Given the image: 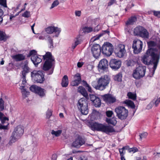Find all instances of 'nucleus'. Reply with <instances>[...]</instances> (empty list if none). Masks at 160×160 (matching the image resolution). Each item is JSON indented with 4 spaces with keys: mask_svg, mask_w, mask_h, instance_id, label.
Segmentation results:
<instances>
[{
    "mask_svg": "<svg viewBox=\"0 0 160 160\" xmlns=\"http://www.w3.org/2000/svg\"><path fill=\"white\" fill-rule=\"evenodd\" d=\"M160 58V55L147 51L145 55L142 59V62L146 65H152L153 73L156 69Z\"/></svg>",
    "mask_w": 160,
    "mask_h": 160,
    "instance_id": "f257e3e1",
    "label": "nucleus"
},
{
    "mask_svg": "<svg viewBox=\"0 0 160 160\" xmlns=\"http://www.w3.org/2000/svg\"><path fill=\"white\" fill-rule=\"evenodd\" d=\"M43 58L46 61L43 64V69L47 71L50 70L48 73L50 75L52 73L54 68L55 60L50 52H48L43 56Z\"/></svg>",
    "mask_w": 160,
    "mask_h": 160,
    "instance_id": "f03ea898",
    "label": "nucleus"
},
{
    "mask_svg": "<svg viewBox=\"0 0 160 160\" xmlns=\"http://www.w3.org/2000/svg\"><path fill=\"white\" fill-rule=\"evenodd\" d=\"M91 126L93 130L101 131L107 134L115 132V130L112 127L97 122L91 123Z\"/></svg>",
    "mask_w": 160,
    "mask_h": 160,
    "instance_id": "7ed1b4c3",
    "label": "nucleus"
},
{
    "mask_svg": "<svg viewBox=\"0 0 160 160\" xmlns=\"http://www.w3.org/2000/svg\"><path fill=\"white\" fill-rule=\"evenodd\" d=\"M147 43L148 48L147 50L148 52H152L160 55V39L158 37L153 38V40L148 42Z\"/></svg>",
    "mask_w": 160,
    "mask_h": 160,
    "instance_id": "20e7f679",
    "label": "nucleus"
},
{
    "mask_svg": "<svg viewBox=\"0 0 160 160\" xmlns=\"http://www.w3.org/2000/svg\"><path fill=\"white\" fill-rule=\"evenodd\" d=\"M110 78L107 75L102 76L97 80V84L93 85L96 89L102 91L108 87L110 82Z\"/></svg>",
    "mask_w": 160,
    "mask_h": 160,
    "instance_id": "39448f33",
    "label": "nucleus"
},
{
    "mask_svg": "<svg viewBox=\"0 0 160 160\" xmlns=\"http://www.w3.org/2000/svg\"><path fill=\"white\" fill-rule=\"evenodd\" d=\"M24 133L23 127L18 126L16 127L12 134L10 142H14L20 138Z\"/></svg>",
    "mask_w": 160,
    "mask_h": 160,
    "instance_id": "423d86ee",
    "label": "nucleus"
},
{
    "mask_svg": "<svg viewBox=\"0 0 160 160\" xmlns=\"http://www.w3.org/2000/svg\"><path fill=\"white\" fill-rule=\"evenodd\" d=\"M87 99L82 98L80 99L77 103L78 108L83 115H87L88 113V102Z\"/></svg>",
    "mask_w": 160,
    "mask_h": 160,
    "instance_id": "0eeeda50",
    "label": "nucleus"
},
{
    "mask_svg": "<svg viewBox=\"0 0 160 160\" xmlns=\"http://www.w3.org/2000/svg\"><path fill=\"white\" fill-rule=\"evenodd\" d=\"M114 50V48L112 44L106 42L104 43L102 47V52L105 56L111 55Z\"/></svg>",
    "mask_w": 160,
    "mask_h": 160,
    "instance_id": "6e6552de",
    "label": "nucleus"
},
{
    "mask_svg": "<svg viewBox=\"0 0 160 160\" xmlns=\"http://www.w3.org/2000/svg\"><path fill=\"white\" fill-rule=\"evenodd\" d=\"M115 111L117 116L121 120L126 119L128 116V111L123 107H118L115 108Z\"/></svg>",
    "mask_w": 160,
    "mask_h": 160,
    "instance_id": "1a4fd4ad",
    "label": "nucleus"
},
{
    "mask_svg": "<svg viewBox=\"0 0 160 160\" xmlns=\"http://www.w3.org/2000/svg\"><path fill=\"white\" fill-rule=\"evenodd\" d=\"M146 67L145 66L141 65L138 67L134 71L132 76L136 79H139L144 76Z\"/></svg>",
    "mask_w": 160,
    "mask_h": 160,
    "instance_id": "9d476101",
    "label": "nucleus"
},
{
    "mask_svg": "<svg viewBox=\"0 0 160 160\" xmlns=\"http://www.w3.org/2000/svg\"><path fill=\"white\" fill-rule=\"evenodd\" d=\"M31 77L38 83H42L45 80L42 71H33L31 73Z\"/></svg>",
    "mask_w": 160,
    "mask_h": 160,
    "instance_id": "9b49d317",
    "label": "nucleus"
},
{
    "mask_svg": "<svg viewBox=\"0 0 160 160\" xmlns=\"http://www.w3.org/2000/svg\"><path fill=\"white\" fill-rule=\"evenodd\" d=\"M143 44V42L139 39L134 40L132 47L133 53L135 54L140 53L142 50Z\"/></svg>",
    "mask_w": 160,
    "mask_h": 160,
    "instance_id": "f8f14e48",
    "label": "nucleus"
},
{
    "mask_svg": "<svg viewBox=\"0 0 160 160\" xmlns=\"http://www.w3.org/2000/svg\"><path fill=\"white\" fill-rule=\"evenodd\" d=\"M30 90L32 92L37 94L41 97L45 96V90L36 85H32L30 87Z\"/></svg>",
    "mask_w": 160,
    "mask_h": 160,
    "instance_id": "ddd939ff",
    "label": "nucleus"
},
{
    "mask_svg": "<svg viewBox=\"0 0 160 160\" xmlns=\"http://www.w3.org/2000/svg\"><path fill=\"white\" fill-rule=\"evenodd\" d=\"M91 52L93 56L96 58L99 57L102 52V48L98 44L93 45L91 48Z\"/></svg>",
    "mask_w": 160,
    "mask_h": 160,
    "instance_id": "4468645a",
    "label": "nucleus"
},
{
    "mask_svg": "<svg viewBox=\"0 0 160 160\" xmlns=\"http://www.w3.org/2000/svg\"><path fill=\"white\" fill-rule=\"evenodd\" d=\"M85 141L81 136L78 135L77 138L72 143V146L74 147L79 148L81 146L84 144Z\"/></svg>",
    "mask_w": 160,
    "mask_h": 160,
    "instance_id": "2eb2a0df",
    "label": "nucleus"
},
{
    "mask_svg": "<svg viewBox=\"0 0 160 160\" xmlns=\"http://www.w3.org/2000/svg\"><path fill=\"white\" fill-rule=\"evenodd\" d=\"M104 101L108 104H111L116 102V97L110 94H107L102 96Z\"/></svg>",
    "mask_w": 160,
    "mask_h": 160,
    "instance_id": "dca6fc26",
    "label": "nucleus"
},
{
    "mask_svg": "<svg viewBox=\"0 0 160 160\" xmlns=\"http://www.w3.org/2000/svg\"><path fill=\"white\" fill-rule=\"evenodd\" d=\"M45 31L48 34H51L53 32H55L56 34L55 36H53V37H57L60 32L61 30L60 28L53 26L47 28L46 29Z\"/></svg>",
    "mask_w": 160,
    "mask_h": 160,
    "instance_id": "f3484780",
    "label": "nucleus"
},
{
    "mask_svg": "<svg viewBox=\"0 0 160 160\" xmlns=\"http://www.w3.org/2000/svg\"><path fill=\"white\" fill-rule=\"evenodd\" d=\"M121 62L120 61L115 59H111L109 63L110 67L115 70L119 68L121 66Z\"/></svg>",
    "mask_w": 160,
    "mask_h": 160,
    "instance_id": "a211bd4d",
    "label": "nucleus"
},
{
    "mask_svg": "<svg viewBox=\"0 0 160 160\" xmlns=\"http://www.w3.org/2000/svg\"><path fill=\"white\" fill-rule=\"evenodd\" d=\"M118 50L117 55L118 57L122 58L126 54V51L125 49V46L124 44H119Z\"/></svg>",
    "mask_w": 160,
    "mask_h": 160,
    "instance_id": "6ab92c4d",
    "label": "nucleus"
},
{
    "mask_svg": "<svg viewBox=\"0 0 160 160\" xmlns=\"http://www.w3.org/2000/svg\"><path fill=\"white\" fill-rule=\"evenodd\" d=\"M108 61L106 59H103L100 61L98 65L99 69L105 71L108 68Z\"/></svg>",
    "mask_w": 160,
    "mask_h": 160,
    "instance_id": "aec40b11",
    "label": "nucleus"
},
{
    "mask_svg": "<svg viewBox=\"0 0 160 160\" xmlns=\"http://www.w3.org/2000/svg\"><path fill=\"white\" fill-rule=\"evenodd\" d=\"M31 59L35 66H37L42 61V59L37 55L32 56L31 57Z\"/></svg>",
    "mask_w": 160,
    "mask_h": 160,
    "instance_id": "412c9836",
    "label": "nucleus"
},
{
    "mask_svg": "<svg viewBox=\"0 0 160 160\" xmlns=\"http://www.w3.org/2000/svg\"><path fill=\"white\" fill-rule=\"evenodd\" d=\"M78 91L85 97L86 99H88L89 98L88 93L85 88L82 86H79L78 88Z\"/></svg>",
    "mask_w": 160,
    "mask_h": 160,
    "instance_id": "4be33fe9",
    "label": "nucleus"
},
{
    "mask_svg": "<svg viewBox=\"0 0 160 160\" xmlns=\"http://www.w3.org/2000/svg\"><path fill=\"white\" fill-rule=\"evenodd\" d=\"M8 128L7 126H3L0 123V133L2 136H5L7 133Z\"/></svg>",
    "mask_w": 160,
    "mask_h": 160,
    "instance_id": "5701e85b",
    "label": "nucleus"
},
{
    "mask_svg": "<svg viewBox=\"0 0 160 160\" xmlns=\"http://www.w3.org/2000/svg\"><path fill=\"white\" fill-rule=\"evenodd\" d=\"M12 58L16 61H19L25 59V57L22 54H18L13 56Z\"/></svg>",
    "mask_w": 160,
    "mask_h": 160,
    "instance_id": "b1692460",
    "label": "nucleus"
},
{
    "mask_svg": "<svg viewBox=\"0 0 160 160\" xmlns=\"http://www.w3.org/2000/svg\"><path fill=\"white\" fill-rule=\"evenodd\" d=\"M68 78L67 75H65L62 78L61 85L63 87H67L68 84Z\"/></svg>",
    "mask_w": 160,
    "mask_h": 160,
    "instance_id": "393cba45",
    "label": "nucleus"
},
{
    "mask_svg": "<svg viewBox=\"0 0 160 160\" xmlns=\"http://www.w3.org/2000/svg\"><path fill=\"white\" fill-rule=\"evenodd\" d=\"M143 28V27L140 26L136 27L134 29V34L135 35L139 36Z\"/></svg>",
    "mask_w": 160,
    "mask_h": 160,
    "instance_id": "a878e982",
    "label": "nucleus"
},
{
    "mask_svg": "<svg viewBox=\"0 0 160 160\" xmlns=\"http://www.w3.org/2000/svg\"><path fill=\"white\" fill-rule=\"evenodd\" d=\"M139 36L144 38H149V33L146 29L144 28Z\"/></svg>",
    "mask_w": 160,
    "mask_h": 160,
    "instance_id": "bb28decb",
    "label": "nucleus"
},
{
    "mask_svg": "<svg viewBox=\"0 0 160 160\" xmlns=\"http://www.w3.org/2000/svg\"><path fill=\"white\" fill-rule=\"evenodd\" d=\"M46 39L48 41L49 45V48H53V39L52 37L50 35H47L46 36Z\"/></svg>",
    "mask_w": 160,
    "mask_h": 160,
    "instance_id": "cd10ccee",
    "label": "nucleus"
},
{
    "mask_svg": "<svg viewBox=\"0 0 160 160\" xmlns=\"http://www.w3.org/2000/svg\"><path fill=\"white\" fill-rule=\"evenodd\" d=\"M137 19L136 17H131L126 22L127 25H129L133 24L134 23L137 21Z\"/></svg>",
    "mask_w": 160,
    "mask_h": 160,
    "instance_id": "c85d7f7f",
    "label": "nucleus"
},
{
    "mask_svg": "<svg viewBox=\"0 0 160 160\" xmlns=\"http://www.w3.org/2000/svg\"><path fill=\"white\" fill-rule=\"evenodd\" d=\"M94 106L96 107H99L101 105V101L98 97L96 98L94 102H93Z\"/></svg>",
    "mask_w": 160,
    "mask_h": 160,
    "instance_id": "c756f323",
    "label": "nucleus"
},
{
    "mask_svg": "<svg viewBox=\"0 0 160 160\" xmlns=\"http://www.w3.org/2000/svg\"><path fill=\"white\" fill-rule=\"evenodd\" d=\"M23 69V70L22 71V74L24 75H26V74L29 72L30 69L27 64H25L24 65Z\"/></svg>",
    "mask_w": 160,
    "mask_h": 160,
    "instance_id": "7c9ffc66",
    "label": "nucleus"
},
{
    "mask_svg": "<svg viewBox=\"0 0 160 160\" xmlns=\"http://www.w3.org/2000/svg\"><path fill=\"white\" fill-rule=\"evenodd\" d=\"M20 89L22 90V92L23 96L24 97V98L27 97L29 94V92L26 91V90L24 88V86H21Z\"/></svg>",
    "mask_w": 160,
    "mask_h": 160,
    "instance_id": "2f4dec72",
    "label": "nucleus"
},
{
    "mask_svg": "<svg viewBox=\"0 0 160 160\" xmlns=\"http://www.w3.org/2000/svg\"><path fill=\"white\" fill-rule=\"evenodd\" d=\"M124 103L130 106L132 108H134L135 107L134 103L131 100H126L124 101Z\"/></svg>",
    "mask_w": 160,
    "mask_h": 160,
    "instance_id": "473e14b6",
    "label": "nucleus"
},
{
    "mask_svg": "<svg viewBox=\"0 0 160 160\" xmlns=\"http://www.w3.org/2000/svg\"><path fill=\"white\" fill-rule=\"evenodd\" d=\"M106 122L109 124H111L115 125L117 123V121L114 118H107Z\"/></svg>",
    "mask_w": 160,
    "mask_h": 160,
    "instance_id": "72a5a7b5",
    "label": "nucleus"
},
{
    "mask_svg": "<svg viewBox=\"0 0 160 160\" xmlns=\"http://www.w3.org/2000/svg\"><path fill=\"white\" fill-rule=\"evenodd\" d=\"M1 121L2 124H4L5 123H6L7 125L5 126H8V129L9 128H8V125H9V123L8 122V118L6 117H4L2 118H1V119H0ZM3 126H5V125H3Z\"/></svg>",
    "mask_w": 160,
    "mask_h": 160,
    "instance_id": "f704fd0d",
    "label": "nucleus"
},
{
    "mask_svg": "<svg viewBox=\"0 0 160 160\" xmlns=\"http://www.w3.org/2000/svg\"><path fill=\"white\" fill-rule=\"evenodd\" d=\"M82 30L84 32L89 33L93 31V28L90 27H85L82 29Z\"/></svg>",
    "mask_w": 160,
    "mask_h": 160,
    "instance_id": "c9c22d12",
    "label": "nucleus"
},
{
    "mask_svg": "<svg viewBox=\"0 0 160 160\" xmlns=\"http://www.w3.org/2000/svg\"><path fill=\"white\" fill-rule=\"evenodd\" d=\"M122 74L119 73L114 76V79L115 81L120 82L122 81Z\"/></svg>",
    "mask_w": 160,
    "mask_h": 160,
    "instance_id": "e433bc0d",
    "label": "nucleus"
},
{
    "mask_svg": "<svg viewBox=\"0 0 160 160\" xmlns=\"http://www.w3.org/2000/svg\"><path fill=\"white\" fill-rule=\"evenodd\" d=\"M62 132V131L61 130H59L57 131L52 130L51 133L52 134L54 135L56 137H58L60 136Z\"/></svg>",
    "mask_w": 160,
    "mask_h": 160,
    "instance_id": "4c0bfd02",
    "label": "nucleus"
},
{
    "mask_svg": "<svg viewBox=\"0 0 160 160\" xmlns=\"http://www.w3.org/2000/svg\"><path fill=\"white\" fill-rule=\"evenodd\" d=\"M127 96L129 98L135 100L136 99V94L132 93L131 92H129L128 93Z\"/></svg>",
    "mask_w": 160,
    "mask_h": 160,
    "instance_id": "58836bf2",
    "label": "nucleus"
},
{
    "mask_svg": "<svg viewBox=\"0 0 160 160\" xmlns=\"http://www.w3.org/2000/svg\"><path fill=\"white\" fill-rule=\"evenodd\" d=\"M6 36L2 31H0V41H5L6 40Z\"/></svg>",
    "mask_w": 160,
    "mask_h": 160,
    "instance_id": "ea45409f",
    "label": "nucleus"
},
{
    "mask_svg": "<svg viewBox=\"0 0 160 160\" xmlns=\"http://www.w3.org/2000/svg\"><path fill=\"white\" fill-rule=\"evenodd\" d=\"M74 79L76 80L79 82L81 81V75L80 74L77 73L74 76Z\"/></svg>",
    "mask_w": 160,
    "mask_h": 160,
    "instance_id": "a19ab883",
    "label": "nucleus"
},
{
    "mask_svg": "<svg viewBox=\"0 0 160 160\" xmlns=\"http://www.w3.org/2000/svg\"><path fill=\"white\" fill-rule=\"evenodd\" d=\"M37 52V51L35 50H31L29 53V54L28 55V57H32L33 56H36Z\"/></svg>",
    "mask_w": 160,
    "mask_h": 160,
    "instance_id": "79ce46f5",
    "label": "nucleus"
},
{
    "mask_svg": "<svg viewBox=\"0 0 160 160\" xmlns=\"http://www.w3.org/2000/svg\"><path fill=\"white\" fill-rule=\"evenodd\" d=\"M81 82L74 79V80L72 81L71 82V85L72 86H78Z\"/></svg>",
    "mask_w": 160,
    "mask_h": 160,
    "instance_id": "37998d69",
    "label": "nucleus"
},
{
    "mask_svg": "<svg viewBox=\"0 0 160 160\" xmlns=\"http://www.w3.org/2000/svg\"><path fill=\"white\" fill-rule=\"evenodd\" d=\"M22 16L25 18H29L30 17V12L26 11L22 14Z\"/></svg>",
    "mask_w": 160,
    "mask_h": 160,
    "instance_id": "c03bdc74",
    "label": "nucleus"
},
{
    "mask_svg": "<svg viewBox=\"0 0 160 160\" xmlns=\"http://www.w3.org/2000/svg\"><path fill=\"white\" fill-rule=\"evenodd\" d=\"M59 3V2L58 0L54 1L52 4L51 7L50 8V9H52L54 7L57 6L58 5Z\"/></svg>",
    "mask_w": 160,
    "mask_h": 160,
    "instance_id": "a18cd8bd",
    "label": "nucleus"
},
{
    "mask_svg": "<svg viewBox=\"0 0 160 160\" xmlns=\"http://www.w3.org/2000/svg\"><path fill=\"white\" fill-rule=\"evenodd\" d=\"M98 97L96 96L95 95L93 94L90 95V100L93 102Z\"/></svg>",
    "mask_w": 160,
    "mask_h": 160,
    "instance_id": "49530a36",
    "label": "nucleus"
},
{
    "mask_svg": "<svg viewBox=\"0 0 160 160\" xmlns=\"http://www.w3.org/2000/svg\"><path fill=\"white\" fill-rule=\"evenodd\" d=\"M4 101L2 98L0 99V110L2 111L4 109Z\"/></svg>",
    "mask_w": 160,
    "mask_h": 160,
    "instance_id": "de8ad7c7",
    "label": "nucleus"
},
{
    "mask_svg": "<svg viewBox=\"0 0 160 160\" xmlns=\"http://www.w3.org/2000/svg\"><path fill=\"white\" fill-rule=\"evenodd\" d=\"M0 4L4 7H7L6 0H0Z\"/></svg>",
    "mask_w": 160,
    "mask_h": 160,
    "instance_id": "09e8293b",
    "label": "nucleus"
},
{
    "mask_svg": "<svg viewBox=\"0 0 160 160\" xmlns=\"http://www.w3.org/2000/svg\"><path fill=\"white\" fill-rule=\"evenodd\" d=\"M148 134L146 132H144L140 134L139 135L140 138V139H142L143 138H145L147 136Z\"/></svg>",
    "mask_w": 160,
    "mask_h": 160,
    "instance_id": "8fccbe9b",
    "label": "nucleus"
},
{
    "mask_svg": "<svg viewBox=\"0 0 160 160\" xmlns=\"http://www.w3.org/2000/svg\"><path fill=\"white\" fill-rule=\"evenodd\" d=\"M133 160H147V159L145 157H143L142 158L135 157L134 158Z\"/></svg>",
    "mask_w": 160,
    "mask_h": 160,
    "instance_id": "3c124183",
    "label": "nucleus"
},
{
    "mask_svg": "<svg viewBox=\"0 0 160 160\" xmlns=\"http://www.w3.org/2000/svg\"><path fill=\"white\" fill-rule=\"evenodd\" d=\"M52 115V111L50 110H48L46 113L47 118H50Z\"/></svg>",
    "mask_w": 160,
    "mask_h": 160,
    "instance_id": "603ef678",
    "label": "nucleus"
},
{
    "mask_svg": "<svg viewBox=\"0 0 160 160\" xmlns=\"http://www.w3.org/2000/svg\"><path fill=\"white\" fill-rule=\"evenodd\" d=\"M154 102L152 101L147 106V108L148 109H151L154 104Z\"/></svg>",
    "mask_w": 160,
    "mask_h": 160,
    "instance_id": "864d4df0",
    "label": "nucleus"
},
{
    "mask_svg": "<svg viewBox=\"0 0 160 160\" xmlns=\"http://www.w3.org/2000/svg\"><path fill=\"white\" fill-rule=\"evenodd\" d=\"M113 114V112L112 111H108L106 112V115L109 117H111Z\"/></svg>",
    "mask_w": 160,
    "mask_h": 160,
    "instance_id": "5fc2aeb1",
    "label": "nucleus"
},
{
    "mask_svg": "<svg viewBox=\"0 0 160 160\" xmlns=\"http://www.w3.org/2000/svg\"><path fill=\"white\" fill-rule=\"evenodd\" d=\"M138 151V149L136 148H130L129 150V152H132L133 153Z\"/></svg>",
    "mask_w": 160,
    "mask_h": 160,
    "instance_id": "6e6d98bb",
    "label": "nucleus"
},
{
    "mask_svg": "<svg viewBox=\"0 0 160 160\" xmlns=\"http://www.w3.org/2000/svg\"><path fill=\"white\" fill-rule=\"evenodd\" d=\"M154 15L156 17L160 18V11H154L153 12Z\"/></svg>",
    "mask_w": 160,
    "mask_h": 160,
    "instance_id": "4d7b16f0",
    "label": "nucleus"
},
{
    "mask_svg": "<svg viewBox=\"0 0 160 160\" xmlns=\"http://www.w3.org/2000/svg\"><path fill=\"white\" fill-rule=\"evenodd\" d=\"M154 104H155V106L157 107L158 106V105L160 102V99L158 98L155 101H154Z\"/></svg>",
    "mask_w": 160,
    "mask_h": 160,
    "instance_id": "13d9d810",
    "label": "nucleus"
},
{
    "mask_svg": "<svg viewBox=\"0 0 160 160\" xmlns=\"http://www.w3.org/2000/svg\"><path fill=\"white\" fill-rule=\"evenodd\" d=\"M125 149V147H123L122 148L120 149H119V152L120 154V156L124 155V154L123 153V151Z\"/></svg>",
    "mask_w": 160,
    "mask_h": 160,
    "instance_id": "bf43d9fd",
    "label": "nucleus"
},
{
    "mask_svg": "<svg viewBox=\"0 0 160 160\" xmlns=\"http://www.w3.org/2000/svg\"><path fill=\"white\" fill-rule=\"evenodd\" d=\"M22 83L24 85L26 83V75H24L23 74H22Z\"/></svg>",
    "mask_w": 160,
    "mask_h": 160,
    "instance_id": "052dcab7",
    "label": "nucleus"
},
{
    "mask_svg": "<svg viewBox=\"0 0 160 160\" xmlns=\"http://www.w3.org/2000/svg\"><path fill=\"white\" fill-rule=\"evenodd\" d=\"M4 8L3 7H0V17H2L3 14L4 12L3 9H4Z\"/></svg>",
    "mask_w": 160,
    "mask_h": 160,
    "instance_id": "680f3d73",
    "label": "nucleus"
},
{
    "mask_svg": "<svg viewBox=\"0 0 160 160\" xmlns=\"http://www.w3.org/2000/svg\"><path fill=\"white\" fill-rule=\"evenodd\" d=\"M76 40L75 41L74 43H75L76 45H78L81 43V40L78 38H76Z\"/></svg>",
    "mask_w": 160,
    "mask_h": 160,
    "instance_id": "e2e57ef3",
    "label": "nucleus"
},
{
    "mask_svg": "<svg viewBox=\"0 0 160 160\" xmlns=\"http://www.w3.org/2000/svg\"><path fill=\"white\" fill-rule=\"evenodd\" d=\"M75 15L78 17H80L81 14V11H76L75 12Z\"/></svg>",
    "mask_w": 160,
    "mask_h": 160,
    "instance_id": "0e129e2a",
    "label": "nucleus"
},
{
    "mask_svg": "<svg viewBox=\"0 0 160 160\" xmlns=\"http://www.w3.org/2000/svg\"><path fill=\"white\" fill-rule=\"evenodd\" d=\"M116 2V0H110L108 3V6H110L114 3Z\"/></svg>",
    "mask_w": 160,
    "mask_h": 160,
    "instance_id": "69168bd1",
    "label": "nucleus"
},
{
    "mask_svg": "<svg viewBox=\"0 0 160 160\" xmlns=\"http://www.w3.org/2000/svg\"><path fill=\"white\" fill-rule=\"evenodd\" d=\"M57 158V155L56 154H53L52 157V160H56Z\"/></svg>",
    "mask_w": 160,
    "mask_h": 160,
    "instance_id": "338daca9",
    "label": "nucleus"
},
{
    "mask_svg": "<svg viewBox=\"0 0 160 160\" xmlns=\"http://www.w3.org/2000/svg\"><path fill=\"white\" fill-rule=\"evenodd\" d=\"M83 63L82 62H78L77 63V66L78 68H81L83 65Z\"/></svg>",
    "mask_w": 160,
    "mask_h": 160,
    "instance_id": "774afa93",
    "label": "nucleus"
}]
</instances>
